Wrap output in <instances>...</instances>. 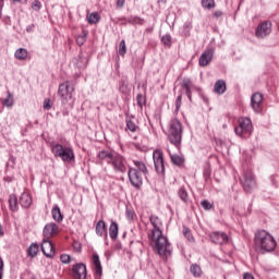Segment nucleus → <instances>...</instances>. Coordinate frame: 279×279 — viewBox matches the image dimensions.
I'll list each match as a JSON object with an SVG mask.
<instances>
[{
    "instance_id": "nucleus-1",
    "label": "nucleus",
    "mask_w": 279,
    "mask_h": 279,
    "mask_svg": "<svg viewBox=\"0 0 279 279\" xmlns=\"http://www.w3.org/2000/svg\"><path fill=\"white\" fill-rule=\"evenodd\" d=\"M149 221L153 229L150 234H148V239L154 252L160 255L161 258L171 256V243H169L167 236L162 234V220H160L158 216L151 215Z\"/></svg>"
},
{
    "instance_id": "nucleus-2",
    "label": "nucleus",
    "mask_w": 279,
    "mask_h": 279,
    "mask_svg": "<svg viewBox=\"0 0 279 279\" xmlns=\"http://www.w3.org/2000/svg\"><path fill=\"white\" fill-rule=\"evenodd\" d=\"M98 158L111 165L116 173H125V171H128V160L120 154L110 150H101L98 153Z\"/></svg>"
},
{
    "instance_id": "nucleus-3",
    "label": "nucleus",
    "mask_w": 279,
    "mask_h": 279,
    "mask_svg": "<svg viewBox=\"0 0 279 279\" xmlns=\"http://www.w3.org/2000/svg\"><path fill=\"white\" fill-rule=\"evenodd\" d=\"M255 245L264 252H274L276 250V240L274 235L266 230H259L255 234Z\"/></svg>"
},
{
    "instance_id": "nucleus-4",
    "label": "nucleus",
    "mask_w": 279,
    "mask_h": 279,
    "mask_svg": "<svg viewBox=\"0 0 279 279\" xmlns=\"http://www.w3.org/2000/svg\"><path fill=\"white\" fill-rule=\"evenodd\" d=\"M51 151L54 158H60L63 162H75V151L71 147L54 144Z\"/></svg>"
},
{
    "instance_id": "nucleus-5",
    "label": "nucleus",
    "mask_w": 279,
    "mask_h": 279,
    "mask_svg": "<svg viewBox=\"0 0 279 279\" xmlns=\"http://www.w3.org/2000/svg\"><path fill=\"white\" fill-rule=\"evenodd\" d=\"M168 132V140L172 145H175V147H178L180 145V141H182V123H180V120L172 119L169 123Z\"/></svg>"
},
{
    "instance_id": "nucleus-6",
    "label": "nucleus",
    "mask_w": 279,
    "mask_h": 279,
    "mask_svg": "<svg viewBox=\"0 0 279 279\" xmlns=\"http://www.w3.org/2000/svg\"><path fill=\"white\" fill-rule=\"evenodd\" d=\"M73 93H75V87L71 81H65L59 85L58 97H60L62 104H69L73 99Z\"/></svg>"
},
{
    "instance_id": "nucleus-7",
    "label": "nucleus",
    "mask_w": 279,
    "mask_h": 279,
    "mask_svg": "<svg viewBox=\"0 0 279 279\" xmlns=\"http://www.w3.org/2000/svg\"><path fill=\"white\" fill-rule=\"evenodd\" d=\"M254 126L252 125V120L250 118H240L239 125L235 126L234 132L241 138H250L252 136V132Z\"/></svg>"
},
{
    "instance_id": "nucleus-8",
    "label": "nucleus",
    "mask_w": 279,
    "mask_h": 279,
    "mask_svg": "<svg viewBox=\"0 0 279 279\" xmlns=\"http://www.w3.org/2000/svg\"><path fill=\"white\" fill-rule=\"evenodd\" d=\"M128 175L132 186H134V189L141 190L143 186V173L140 172L136 168L130 167Z\"/></svg>"
},
{
    "instance_id": "nucleus-9",
    "label": "nucleus",
    "mask_w": 279,
    "mask_h": 279,
    "mask_svg": "<svg viewBox=\"0 0 279 279\" xmlns=\"http://www.w3.org/2000/svg\"><path fill=\"white\" fill-rule=\"evenodd\" d=\"M155 170L159 175H165V157L162 150L157 149L153 153Z\"/></svg>"
},
{
    "instance_id": "nucleus-10",
    "label": "nucleus",
    "mask_w": 279,
    "mask_h": 279,
    "mask_svg": "<svg viewBox=\"0 0 279 279\" xmlns=\"http://www.w3.org/2000/svg\"><path fill=\"white\" fill-rule=\"evenodd\" d=\"M60 234V227L54 222H49L44 227L43 236L44 239L50 240Z\"/></svg>"
},
{
    "instance_id": "nucleus-11",
    "label": "nucleus",
    "mask_w": 279,
    "mask_h": 279,
    "mask_svg": "<svg viewBox=\"0 0 279 279\" xmlns=\"http://www.w3.org/2000/svg\"><path fill=\"white\" fill-rule=\"evenodd\" d=\"M41 252L47 258H53L56 256V247L51 243V240L43 239Z\"/></svg>"
},
{
    "instance_id": "nucleus-12",
    "label": "nucleus",
    "mask_w": 279,
    "mask_h": 279,
    "mask_svg": "<svg viewBox=\"0 0 279 279\" xmlns=\"http://www.w3.org/2000/svg\"><path fill=\"white\" fill-rule=\"evenodd\" d=\"M269 34H271V22L269 21L262 22L255 31L257 38H265Z\"/></svg>"
},
{
    "instance_id": "nucleus-13",
    "label": "nucleus",
    "mask_w": 279,
    "mask_h": 279,
    "mask_svg": "<svg viewBox=\"0 0 279 279\" xmlns=\"http://www.w3.org/2000/svg\"><path fill=\"white\" fill-rule=\"evenodd\" d=\"M251 108L254 112H263V94L254 93L251 97Z\"/></svg>"
},
{
    "instance_id": "nucleus-14",
    "label": "nucleus",
    "mask_w": 279,
    "mask_h": 279,
    "mask_svg": "<svg viewBox=\"0 0 279 279\" xmlns=\"http://www.w3.org/2000/svg\"><path fill=\"white\" fill-rule=\"evenodd\" d=\"M210 240L216 245H225V243H228L229 238L228 234L225 232L215 231L209 234Z\"/></svg>"
},
{
    "instance_id": "nucleus-15",
    "label": "nucleus",
    "mask_w": 279,
    "mask_h": 279,
    "mask_svg": "<svg viewBox=\"0 0 279 279\" xmlns=\"http://www.w3.org/2000/svg\"><path fill=\"white\" fill-rule=\"evenodd\" d=\"M72 274L74 279H86V265L75 264L72 267Z\"/></svg>"
},
{
    "instance_id": "nucleus-16",
    "label": "nucleus",
    "mask_w": 279,
    "mask_h": 279,
    "mask_svg": "<svg viewBox=\"0 0 279 279\" xmlns=\"http://www.w3.org/2000/svg\"><path fill=\"white\" fill-rule=\"evenodd\" d=\"M213 49L205 50L199 57L198 63L201 66H208L213 60Z\"/></svg>"
},
{
    "instance_id": "nucleus-17",
    "label": "nucleus",
    "mask_w": 279,
    "mask_h": 279,
    "mask_svg": "<svg viewBox=\"0 0 279 279\" xmlns=\"http://www.w3.org/2000/svg\"><path fill=\"white\" fill-rule=\"evenodd\" d=\"M92 263L94 265L95 274L97 276H101L102 268H101V260H99V255L93 254L92 256Z\"/></svg>"
},
{
    "instance_id": "nucleus-18",
    "label": "nucleus",
    "mask_w": 279,
    "mask_h": 279,
    "mask_svg": "<svg viewBox=\"0 0 279 279\" xmlns=\"http://www.w3.org/2000/svg\"><path fill=\"white\" fill-rule=\"evenodd\" d=\"M182 88L185 89V95L191 101L193 95V93L191 92V88H193V82L191 81V78H183Z\"/></svg>"
},
{
    "instance_id": "nucleus-19",
    "label": "nucleus",
    "mask_w": 279,
    "mask_h": 279,
    "mask_svg": "<svg viewBox=\"0 0 279 279\" xmlns=\"http://www.w3.org/2000/svg\"><path fill=\"white\" fill-rule=\"evenodd\" d=\"M20 205L22 208H29L32 206V196L29 193H23L20 196Z\"/></svg>"
},
{
    "instance_id": "nucleus-20",
    "label": "nucleus",
    "mask_w": 279,
    "mask_h": 279,
    "mask_svg": "<svg viewBox=\"0 0 279 279\" xmlns=\"http://www.w3.org/2000/svg\"><path fill=\"white\" fill-rule=\"evenodd\" d=\"M214 93H216V95H223V93H226V81H217L214 85Z\"/></svg>"
},
{
    "instance_id": "nucleus-21",
    "label": "nucleus",
    "mask_w": 279,
    "mask_h": 279,
    "mask_svg": "<svg viewBox=\"0 0 279 279\" xmlns=\"http://www.w3.org/2000/svg\"><path fill=\"white\" fill-rule=\"evenodd\" d=\"M96 234L98 236H108V232L106 231V222L104 220H99L96 225Z\"/></svg>"
},
{
    "instance_id": "nucleus-22",
    "label": "nucleus",
    "mask_w": 279,
    "mask_h": 279,
    "mask_svg": "<svg viewBox=\"0 0 279 279\" xmlns=\"http://www.w3.org/2000/svg\"><path fill=\"white\" fill-rule=\"evenodd\" d=\"M9 206L13 213H16V210H19V199L16 198V195L11 194L9 196Z\"/></svg>"
},
{
    "instance_id": "nucleus-23",
    "label": "nucleus",
    "mask_w": 279,
    "mask_h": 279,
    "mask_svg": "<svg viewBox=\"0 0 279 279\" xmlns=\"http://www.w3.org/2000/svg\"><path fill=\"white\" fill-rule=\"evenodd\" d=\"M109 235L113 241L119 236V225H117V222H111L109 227Z\"/></svg>"
},
{
    "instance_id": "nucleus-24",
    "label": "nucleus",
    "mask_w": 279,
    "mask_h": 279,
    "mask_svg": "<svg viewBox=\"0 0 279 279\" xmlns=\"http://www.w3.org/2000/svg\"><path fill=\"white\" fill-rule=\"evenodd\" d=\"M16 60H27L29 52L25 48H20L14 53Z\"/></svg>"
},
{
    "instance_id": "nucleus-25",
    "label": "nucleus",
    "mask_w": 279,
    "mask_h": 279,
    "mask_svg": "<svg viewBox=\"0 0 279 279\" xmlns=\"http://www.w3.org/2000/svg\"><path fill=\"white\" fill-rule=\"evenodd\" d=\"M254 184H256V182L254 181V177H245L244 181H243V187L244 191L250 192L252 191V187L254 186Z\"/></svg>"
},
{
    "instance_id": "nucleus-26",
    "label": "nucleus",
    "mask_w": 279,
    "mask_h": 279,
    "mask_svg": "<svg viewBox=\"0 0 279 279\" xmlns=\"http://www.w3.org/2000/svg\"><path fill=\"white\" fill-rule=\"evenodd\" d=\"M52 218L54 221H58L60 223V221H62V219H64V217L62 216V211H60V207L58 205H56L52 208L51 211Z\"/></svg>"
},
{
    "instance_id": "nucleus-27",
    "label": "nucleus",
    "mask_w": 279,
    "mask_h": 279,
    "mask_svg": "<svg viewBox=\"0 0 279 279\" xmlns=\"http://www.w3.org/2000/svg\"><path fill=\"white\" fill-rule=\"evenodd\" d=\"M133 165L140 173H143L144 175L147 174V166H145V162L133 160Z\"/></svg>"
},
{
    "instance_id": "nucleus-28",
    "label": "nucleus",
    "mask_w": 279,
    "mask_h": 279,
    "mask_svg": "<svg viewBox=\"0 0 279 279\" xmlns=\"http://www.w3.org/2000/svg\"><path fill=\"white\" fill-rule=\"evenodd\" d=\"M178 196L184 204H186L189 202V192L186 191V187L181 186L178 191Z\"/></svg>"
},
{
    "instance_id": "nucleus-29",
    "label": "nucleus",
    "mask_w": 279,
    "mask_h": 279,
    "mask_svg": "<svg viewBox=\"0 0 279 279\" xmlns=\"http://www.w3.org/2000/svg\"><path fill=\"white\" fill-rule=\"evenodd\" d=\"M99 13L97 12H94V13H90V14H87V23H89V25H95L97 23H99Z\"/></svg>"
},
{
    "instance_id": "nucleus-30",
    "label": "nucleus",
    "mask_w": 279,
    "mask_h": 279,
    "mask_svg": "<svg viewBox=\"0 0 279 279\" xmlns=\"http://www.w3.org/2000/svg\"><path fill=\"white\" fill-rule=\"evenodd\" d=\"M169 155L172 165H177L178 167L184 165V158H182L180 155H171V153H169Z\"/></svg>"
},
{
    "instance_id": "nucleus-31",
    "label": "nucleus",
    "mask_w": 279,
    "mask_h": 279,
    "mask_svg": "<svg viewBox=\"0 0 279 279\" xmlns=\"http://www.w3.org/2000/svg\"><path fill=\"white\" fill-rule=\"evenodd\" d=\"M39 251V246L37 243H32L27 250V254L28 256H31V258H34V256H37Z\"/></svg>"
},
{
    "instance_id": "nucleus-32",
    "label": "nucleus",
    "mask_w": 279,
    "mask_h": 279,
    "mask_svg": "<svg viewBox=\"0 0 279 279\" xmlns=\"http://www.w3.org/2000/svg\"><path fill=\"white\" fill-rule=\"evenodd\" d=\"M190 271L194 276V278H199L202 276V267H199V265L197 264H193L190 267Z\"/></svg>"
},
{
    "instance_id": "nucleus-33",
    "label": "nucleus",
    "mask_w": 279,
    "mask_h": 279,
    "mask_svg": "<svg viewBox=\"0 0 279 279\" xmlns=\"http://www.w3.org/2000/svg\"><path fill=\"white\" fill-rule=\"evenodd\" d=\"M2 106H5L7 108H12V106H14V97H12L10 92H8L7 98L2 100Z\"/></svg>"
},
{
    "instance_id": "nucleus-34",
    "label": "nucleus",
    "mask_w": 279,
    "mask_h": 279,
    "mask_svg": "<svg viewBox=\"0 0 279 279\" xmlns=\"http://www.w3.org/2000/svg\"><path fill=\"white\" fill-rule=\"evenodd\" d=\"M129 130V132H136L138 130V125H136V123H134V120H132V118H128L126 119V129Z\"/></svg>"
},
{
    "instance_id": "nucleus-35",
    "label": "nucleus",
    "mask_w": 279,
    "mask_h": 279,
    "mask_svg": "<svg viewBox=\"0 0 279 279\" xmlns=\"http://www.w3.org/2000/svg\"><path fill=\"white\" fill-rule=\"evenodd\" d=\"M87 36L88 31H83L82 34L76 37V45H78V47H82L84 43H86Z\"/></svg>"
},
{
    "instance_id": "nucleus-36",
    "label": "nucleus",
    "mask_w": 279,
    "mask_h": 279,
    "mask_svg": "<svg viewBox=\"0 0 279 279\" xmlns=\"http://www.w3.org/2000/svg\"><path fill=\"white\" fill-rule=\"evenodd\" d=\"M128 52V46H125V39H122L119 45L118 53L119 56H125Z\"/></svg>"
},
{
    "instance_id": "nucleus-37",
    "label": "nucleus",
    "mask_w": 279,
    "mask_h": 279,
    "mask_svg": "<svg viewBox=\"0 0 279 279\" xmlns=\"http://www.w3.org/2000/svg\"><path fill=\"white\" fill-rule=\"evenodd\" d=\"M183 235L190 242L195 241V238H193V233L191 232V229H189L187 227H183Z\"/></svg>"
},
{
    "instance_id": "nucleus-38",
    "label": "nucleus",
    "mask_w": 279,
    "mask_h": 279,
    "mask_svg": "<svg viewBox=\"0 0 279 279\" xmlns=\"http://www.w3.org/2000/svg\"><path fill=\"white\" fill-rule=\"evenodd\" d=\"M202 5L207 10H213L215 8V0H202Z\"/></svg>"
},
{
    "instance_id": "nucleus-39",
    "label": "nucleus",
    "mask_w": 279,
    "mask_h": 279,
    "mask_svg": "<svg viewBox=\"0 0 279 279\" xmlns=\"http://www.w3.org/2000/svg\"><path fill=\"white\" fill-rule=\"evenodd\" d=\"M34 12H40V8H43V3L39 0H34L31 5Z\"/></svg>"
},
{
    "instance_id": "nucleus-40",
    "label": "nucleus",
    "mask_w": 279,
    "mask_h": 279,
    "mask_svg": "<svg viewBox=\"0 0 279 279\" xmlns=\"http://www.w3.org/2000/svg\"><path fill=\"white\" fill-rule=\"evenodd\" d=\"M161 43H163V45L166 47H171V35L167 34V35H163L161 37Z\"/></svg>"
},
{
    "instance_id": "nucleus-41",
    "label": "nucleus",
    "mask_w": 279,
    "mask_h": 279,
    "mask_svg": "<svg viewBox=\"0 0 279 279\" xmlns=\"http://www.w3.org/2000/svg\"><path fill=\"white\" fill-rule=\"evenodd\" d=\"M60 260H61V263H63V265H69V263H71V255L62 254L60 256Z\"/></svg>"
},
{
    "instance_id": "nucleus-42",
    "label": "nucleus",
    "mask_w": 279,
    "mask_h": 279,
    "mask_svg": "<svg viewBox=\"0 0 279 279\" xmlns=\"http://www.w3.org/2000/svg\"><path fill=\"white\" fill-rule=\"evenodd\" d=\"M136 101L140 108H143L145 106V96L143 94H138L136 97Z\"/></svg>"
},
{
    "instance_id": "nucleus-43",
    "label": "nucleus",
    "mask_w": 279,
    "mask_h": 279,
    "mask_svg": "<svg viewBox=\"0 0 279 279\" xmlns=\"http://www.w3.org/2000/svg\"><path fill=\"white\" fill-rule=\"evenodd\" d=\"M51 108H52L51 99L46 98V99L44 100V110H51Z\"/></svg>"
},
{
    "instance_id": "nucleus-44",
    "label": "nucleus",
    "mask_w": 279,
    "mask_h": 279,
    "mask_svg": "<svg viewBox=\"0 0 279 279\" xmlns=\"http://www.w3.org/2000/svg\"><path fill=\"white\" fill-rule=\"evenodd\" d=\"M201 205L205 210H210L213 208V205H210L208 201H203Z\"/></svg>"
},
{
    "instance_id": "nucleus-45",
    "label": "nucleus",
    "mask_w": 279,
    "mask_h": 279,
    "mask_svg": "<svg viewBox=\"0 0 279 279\" xmlns=\"http://www.w3.org/2000/svg\"><path fill=\"white\" fill-rule=\"evenodd\" d=\"M0 279H3V259L0 257Z\"/></svg>"
},
{
    "instance_id": "nucleus-46",
    "label": "nucleus",
    "mask_w": 279,
    "mask_h": 279,
    "mask_svg": "<svg viewBox=\"0 0 279 279\" xmlns=\"http://www.w3.org/2000/svg\"><path fill=\"white\" fill-rule=\"evenodd\" d=\"M125 5V0H117V8H123Z\"/></svg>"
},
{
    "instance_id": "nucleus-47",
    "label": "nucleus",
    "mask_w": 279,
    "mask_h": 279,
    "mask_svg": "<svg viewBox=\"0 0 279 279\" xmlns=\"http://www.w3.org/2000/svg\"><path fill=\"white\" fill-rule=\"evenodd\" d=\"M243 279H254V275L250 274V272H245L243 275Z\"/></svg>"
},
{
    "instance_id": "nucleus-48",
    "label": "nucleus",
    "mask_w": 279,
    "mask_h": 279,
    "mask_svg": "<svg viewBox=\"0 0 279 279\" xmlns=\"http://www.w3.org/2000/svg\"><path fill=\"white\" fill-rule=\"evenodd\" d=\"M34 27L35 25L34 24H31L26 27V32L29 34L31 32H34Z\"/></svg>"
},
{
    "instance_id": "nucleus-49",
    "label": "nucleus",
    "mask_w": 279,
    "mask_h": 279,
    "mask_svg": "<svg viewBox=\"0 0 279 279\" xmlns=\"http://www.w3.org/2000/svg\"><path fill=\"white\" fill-rule=\"evenodd\" d=\"M223 15V13L221 12V11H216V12H214V16L216 17V19H219V16H222Z\"/></svg>"
},
{
    "instance_id": "nucleus-50",
    "label": "nucleus",
    "mask_w": 279,
    "mask_h": 279,
    "mask_svg": "<svg viewBox=\"0 0 279 279\" xmlns=\"http://www.w3.org/2000/svg\"><path fill=\"white\" fill-rule=\"evenodd\" d=\"M180 101H182V96L177 98V108H180Z\"/></svg>"
},
{
    "instance_id": "nucleus-51",
    "label": "nucleus",
    "mask_w": 279,
    "mask_h": 279,
    "mask_svg": "<svg viewBox=\"0 0 279 279\" xmlns=\"http://www.w3.org/2000/svg\"><path fill=\"white\" fill-rule=\"evenodd\" d=\"M0 236H3V228L0 225Z\"/></svg>"
},
{
    "instance_id": "nucleus-52",
    "label": "nucleus",
    "mask_w": 279,
    "mask_h": 279,
    "mask_svg": "<svg viewBox=\"0 0 279 279\" xmlns=\"http://www.w3.org/2000/svg\"><path fill=\"white\" fill-rule=\"evenodd\" d=\"M146 32L151 34L154 32V28L153 27L151 28H147Z\"/></svg>"
},
{
    "instance_id": "nucleus-53",
    "label": "nucleus",
    "mask_w": 279,
    "mask_h": 279,
    "mask_svg": "<svg viewBox=\"0 0 279 279\" xmlns=\"http://www.w3.org/2000/svg\"><path fill=\"white\" fill-rule=\"evenodd\" d=\"M13 1H15V2H17V3L21 2V0H13Z\"/></svg>"
},
{
    "instance_id": "nucleus-54",
    "label": "nucleus",
    "mask_w": 279,
    "mask_h": 279,
    "mask_svg": "<svg viewBox=\"0 0 279 279\" xmlns=\"http://www.w3.org/2000/svg\"><path fill=\"white\" fill-rule=\"evenodd\" d=\"M78 250H82V246L78 244Z\"/></svg>"
}]
</instances>
